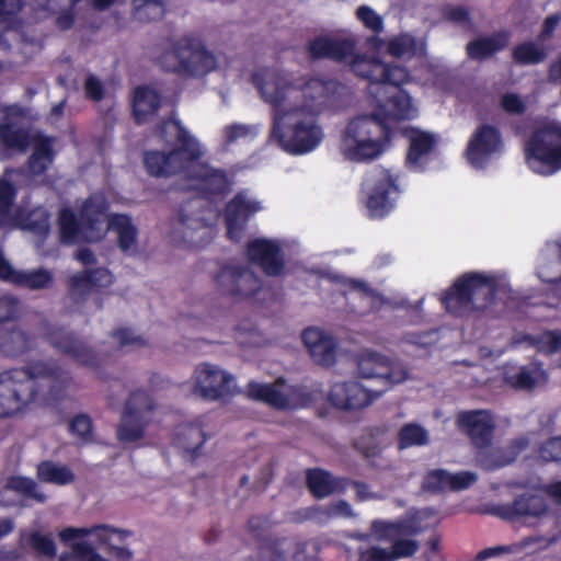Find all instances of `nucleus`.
<instances>
[{"label":"nucleus","mask_w":561,"mask_h":561,"mask_svg":"<svg viewBox=\"0 0 561 561\" xmlns=\"http://www.w3.org/2000/svg\"><path fill=\"white\" fill-rule=\"evenodd\" d=\"M20 316V304L14 297L0 298V322L11 321Z\"/></svg>","instance_id":"052dcab7"},{"label":"nucleus","mask_w":561,"mask_h":561,"mask_svg":"<svg viewBox=\"0 0 561 561\" xmlns=\"http://www.w3.org/2000/svg\"><path fill=\"white\" fill-rule=\"evenodd\" d=\"M365 186L370 191L367 198L369 216L383 217L392 208L399 193L391 174L386 170L376 171L367 176Z\"/></svg>","instance_id":"f3484780"},{"label":"nucleus","mask_w":561,"mask_h":561,"mask_svg":"<svg viewBox=\"0 0 561 561\" xmlns=\"http://www.w3.org/2000/svg\"><path fill=\"white\" fill-rule=\"evenodd\" d=\"M203 205L204 202L196 198L185 204L179 213L175 234L192 248L204 247L211 237V228L202 211Z\"/></svg>","instance_id":"4468645a"},{"label":"nucleus","mask_w":561,"mask_h":561,"mask_svg":"<svg viewBox=\"0 0 561 561\" xmlns=\"http://www.w3.org/2000/svg\"><path fill=\"white\" fill-rule=\"evenodd\" d=\"M504 380L515 389L531 390L547 381L546 371L538 365H506Z\"/></svg>","instance_id":"7c9ffc66"},{"label":"nucleus","mask_w":561,"mask_h":561,"mask_svg":"<svg viewBox=\"0 0 561 561\" xmlns=\"http://www.w3.org/2000/svg\"><path fill=\"white\" fill-rule=\"evenodd\" d=\"M261 202L251 197L248 192H241L227 205L226 224L229 239L240 240L247 221L251 216L262 210Z\"/></svg>","instance_id":"4be33fe9"},{"label":"nucleus","mask_w":561,"mask_h":561,"mask_svg":"<svg viewBox=\"0 0 561 561\" xmlns=\"http://www.w3.org/2000/svg\"><path fill=\"white\" fill-rule=\"evenodd\" d=\"M215 285L220 294L243 299L261 288V280L248 268L227 266L216 275Z\"/></svg>","instance_id":"6ab92c4d"},{"label":"nucleus","mask_w":561,"mask_h":561,"mask_svg":"<svg viewBox=\"0 0 561 561\" xmlns=\"http://www.w3.org/2000/svg\"><path fill=\"white\" fill-rule=\"evenodd\" d=\"M371 42L378 44L389 56L396 59L409 60L426 55V42L410 33L396 34L386 39L373 37Z\"/></svg>","instance_id":"a878e982"},{"label":"nucleus","mask_w":561,"mask_h":561,"mask_svg":"<svg viewBox=\"0 0 561 561\" xmlns=\"http://www.w3.org/2000/svg\"><path fill=\"white\" fill-rule=\"evenodd\" d=\"M546 512L547 503L545 499L535 493H524L512 503L499 508L500 516L510 520L520 517H539Z\"/></svg>","instance_id":"c85d7f7f"},{"label":"nucleus","mask_w":561,"mask_h":561,"mask_svg":"<svg viewBox=\"0 0 561 561\" xmlns=\"http://www.w3.org/2000/svg\"><path fill=\"white\" fill-rule=\"evenodd\" d=\"M539 352L552 354L561 351V330L548 331L538 335L535 340Z\"/></svg>","instance_id":"6e6d98bb"},{"label":"nucleus","mask_w":561,"mask_h":561,"mask_svg":"<svg viewBox=\"0 0 561 561\" xmlns=\"http://www.w3.org/2000/svg\"><path fill=\"white\" fill-rule=\"evenodd\" d=\"M113 341L121 348H136L145 345L141 336L134 334L128 329H119L112 334Z\"/></svg>","instance_id":"4d7b16f0"},{"label":"nucleus","mask_w":561,"mask_h":561,"mask_svg":"<svg viewBox=\"0 0 561 561\" xmlns=\"http://www.w3.org/2000/svg\"><path fill=\"white\" fill-rule=\"evenodd\" d=\"M23 7V0H0V25L11 26Z\"/></svg>","instance_id":"5fc2aeb1"},{"label":"nucleus","mask_w":561,"mask_h":561,"mask_svg":"<svg viewBox=\"0 0 561 561\" xmlns=\"http://www.w3.org/2000/svg\"><path fill=\"white\" fill-rule=\"evenodd\" d=\"M422 530L423 528L416 524V518L401 523L375 520L371 524V536L377 540H389L393 542L392 548L388 550L391 561L413 556L419 549V543L413 539H405L404 537L416 535Z\"/></svg>","instance_id":"ddd939ff"},{"label":"nucleus","mask_w":561,"mask_h":561,"mask_svg":"<svg viewBox=\"0 0 561 561\" xmlns=\"http://www.w3.org/2000/svg\"><path fill=\"white\" fill-rule=\"evenodd\" d=\"M302 341L313 360L322 366H331L336 357V341L318 328H309L302 333Z\"/></svg>","instance_id":"bb28decb"},{"label":"nucleus","mask_w":561,"mask_h":561,"mask_svg":"<svg viewBox=\"0 0 561 561\" xmlns=\"http://www.w3.org/2000/svg\"><path fill=\"white\" fill-rule=\"evenodd\" d=\"M508 290L510 286L503 277L469 273L454 284L443 302L449 312L462 316L486 309L496 296L505 295Z\"/></svg>","instance_id":"6e6552de"},{"label":"nucleus","mask_w":561,"mask_h":561,"mask_svg":"<svg viewBox=\"0 0 561 561\" xmlns=\"http://www.w3.org/2000/svg\"><path fill=\"white\" fill-rule=\"evenodd\" d=\"M247 253L249 260L270 276L279 275L284 268V257L276 241L257 238L248 244Z\"/></svg>","instance_id":"393cba45"},{"label":"nucleus","mask_w":561,"mask_h":561,"mask_svg":"<svg viewBox=\"0 0 561 561\" xmlns=\"http://www.w3.org/2000/svg\"><path fill=\"white\" fill-rule=\"evenodd\" d=\"M0 113L4 118L0 125L1 141L7 147L20 151H25L30 145H33L34 152L28 160V169L32 174H42L53 162V139L42 135L31 136L27 130L18 127L15 119L24 114L19 105H0Z\"/></svg>","instance_id":"1a4fd4ad"},{"label":"nucleus","mask_w":561,"mask_h":561,"mask_svg":"<svg viewBox=\"0 0 561 561\" xmlns=\"http://www.w3.org/2000/svg\"><path fill=\"white\" fill-rule=\"evenodd\" d=\"M554 252L550 249L542 251L538 259L537 275L538 277L549 284H556L561 277V263L554 257Z\"/></svg>","instance_id":"c03bdc74"},{"label":"nucleus","mask_w":561,"mask_h":561,"mask_svg":"<svg viewBox=\"0 0 561 561\" xmlns=\"http://www.w3.org/2000/svg\"><path fill=\"white\" fill-rule=\"evenodd\" d=\"M206 440V434L199 424H181L175 432V446L188 458L198 456L199 449Z\"/></svg>","instance_id":"72a5a7b5"},{"label":"nucleus","mask_w":561,"mask_h":561,"mask_svg":"<svg viewBox=\"0 0 561 561\" xmlns=\"http://www.w3.org/2000/svg\"><path fill=\"white\" fill-rule=\"evenodd\" d=\"M355 41L351 36H319L309 43L308 50L313 58H331L347 61L352 70L369 81V94L378 96L386 92L387 84L401 85L410 80L407 68L386 64L376 57L355 56Z\"/></svg>","instance_id":"20e7f679"},{"label":"nucleus","mask_w":561,"mask_h":561,"mask_svg":"<svg viewBox=\"0 0 561 561\" xmlns=\"http://www.w3.org/2000/svg\"><path fill=\"white\" fill-rule=\"evenodd\" d=\"M38 478L44 482L55 484H67L73 481L72 471L61 465L54 463L51 461H44L37 467Z\"/></svg>","instance_id":"37998d69"},{"label":"nucleus","mask_w":561,"mask_h":561,"mask_svg":"<svg viewBox=\"0 0 561 561\" xmlns=\"http://www.w3.org/2000/svg\"><path fill=\"white\" fill-rule=\"evenodd\" d=\"M383 435H385L383 430L370 428L356 442V444H355L356 448L366 458H374L381 450V447L383 444V440H382Z\"/></svg>","instance_id":"de8ad7c7"},{"label":"nucleus","mask_w":561,"mask_h":561,"mask_svg":"<svg viewBox=\"0 0 561 561\" xmlns=\"http://www.w3.org/2000/svg\"><path fill=\"white\" fill-rule=\"evenodd\" d=\"M34 345L35 339L20 328L0 334V352L8 357L20 356L31 351Z\"/></svg>","instance_id":"c9c22d12"},{"label":"nucleus","mask_w":561,"mask_h":561,"mask_svg":"<svg viewBox=\"0 0 561 561\" xmlns=\"http://www.w3.org/2000/svg\"><path fill=\"white\" fill-rule=\"evenodd\" d=\"M516 454L513 449H493L489 455L481 456L480 462L485 469H495L511 463Z\"/></svg>","instance_id":"603ef678"},{"label":"nucleus","mask_w":561,"mask_h":561,"mask_svg":"<svg viewBox=\"0 0 561 561\" xmlns=\"http://www.w3.org/2000/svg\"><path fill=\"white\" fill-rule=\"evenodd\" d=\"M502 150L503 141L499 130L490 125H482L471 136L466 154L473 167L482 168Z\"/></svg>","instance_id":"aec40b11"},{"label":"nucleus","mask_w":561,"mask_h":561,"mask_svg":"<svg viewBox=\"0 0 561 561\" xmlns=\"http://www.w3.org/2000/svg\"><path fill=\"white\" fill-rule=\"evenodd\" d=\"M156 60L163 70L183 78L203 77L218 67L216 55L194 35L169 39Z\"/></svg>","instance_id":"0eeeda50"},{"label":"nucleus","mask_w":561,"mask_h":561,"mask_svg":"<svg viewBox=\"0 0 561 561\" xmlns=\"http://www.w3.org/2000/svg\"><path fill=\"white\" fill-rule=\"evenodd\" d=\"M80 0H38V5L48 12L58 13L57 24L60 28L67 30L73 23L72 8Z\"/></svg>","instance_id":"a19ab883"},{"label":"nucleus","mask_w":561,"mask_h":561,"mask_svg":"<svg viewBox=\"0 0 561 561\" xmlns=\"http://www.w3.org/2000/svg\"><path fill=\"white\" fill-rule=\"evenodd\" d=\"M404 135L410 142L407 163L411 169L420 170L422 169L424 158L435 146L436 137L431 133L414 127L405 128Z\"/></svg>","instance_id":"473e14b6"},{"label":"nucleus","mask_w":561,"mask_h":561,"mask_svg":"<svg viewBox=\"0 0 561 561\" xmlns=\"http://www.w3.org/2000/svg\"><path fill=\"white\" fill-rule=\"evenodd\" d=\"M93 286L88 271L75 274L70 279L69 295L76 302L84 300Z\"/></svg>","instance_id":"09e8293b"},{"label":"nucleus","mask_w":561,"mask_h":561,"mask_svg":"<svg viewBox=\"0 0 561 561\" xmlns=\"http://www.w3.org/2000/svg\"><path fill=\"white\" fill-rule=\"evenodd\" d=\"M528 167L538 174L550 175L561 169V123L547 122L537 128L525 147Z\"/></svg>","instance_id":"9d476101"},{"label":"nucleus","mask_w":561,"mask_h":561,"mask_svg":"<svg viewBox=\"0 0 561 561\" xmlns=\"http://www.w3.org/2000/svg\"><path fill=\"white\" fill-rule=\"evenodd\" d=\"M378 394L357 381L335 382L329 393L330 402L341 410H358L369 405Z\"/></svg>","instance_id":"b1692460"},{"label":"nucleus","mask_w":561,"mask_h":561,"mask_svg":"<svg viewBox=\"0 0 561 561\" xmlns=\"http://www.w3.org/2000/svg\"><path fill=\"white\" fill-rule=\"evenodd\" d=\"M71 553L61 556L59 561H107L87 542H73Z\"/></svg>","instance_id":"8fccbe9b"},{"label":"nucleus","mask_w":561,"mask_h":561,"mask_svg":"<svg viewBox=\"0 0 561 561\" xmlns=\"http://www.w3.org/2000/svg\"><path fill=\"white\" fill-rule=\"evenodd\" d=\"M160 105L156 90L149 87H138L134 93L133 110L138 123H145L153 116Z\"/></svg>","instance_id":"e433bc0d"},{"label":"nucleus","mask_w":561,"mask_h":561,"mask_svg":"<svg viewBox=\"0 0 561 561\" xmlns=\"http://www.w3.org/2000/svg\"><path fill=\"white\" fill-rule=\"evenodd\" d=\"M543 543L547 546L546 539L541 536H529L524 539H522L518 542L506 545V546H499L500 554L501 553H519L524 550H528L534 545H540Z\"/></svg>","instance_id":"bf43d9fd"},{"label":"nucleus","mask_w":561,"mask_h":561,"mask_svg":"<svg viewBox=\"0 0 561 561\" xmlns=\"http://www.w3.org/2000/svg\"><path fill=\"white\" fill-rule=\"evenodd\" d=\"M7 485L10 490L28 495L38 502L45 501V495L37 492L36 484L32 479L24 477H12L9 479Z\"/></svg>","instance_id":"864d4df0"},{"label":"nucleus","mask_w":561,"mask_h":561,"mask_svg":"<svg viewBox=\"0 0 561 561\" xmlns=\"http://www.w3.org/2000/svg\"><path fill=\"white\" fill-rule=\"evenodd\" d=\"M260 124H245L233 122L221 130L222 145L228 148L232 145H243L254 140L261 133Z\"/></svg>","instance_id":"58836bf2"},{"label":"nucleus","mask_w":561,"mask_h":561,"mask_svg":"<svg viewBox=\"0 0 561 561\" xmlns=\"http://www.w3.org/2000/svg\"><path fill=\"white\" fill-rule=\"evenodd\" d=\"M154 407V401L149 393L144 390L134 391L125 404V411L117 430L118 439L124 443L140 439L145 427L151 421Z\"/></svg>","instance_id":"f8f14e48"},{"label":"nucleus","mask_w":561,"mask_h":561,"mask_svg":"<svg viewBox=\"0 0 561 561\" xmlns=\"http://www.w3.org/2000/svg\"><path fill=\"white\" fill-rule=\"evenodd\" d=\"M357 373L362 378L382 379L389 385L401 383L409 378V370L402 363L369 350L357 356Z\"/></svg>","instance_id":"dca6fc26"},{"label":"nucleus","mask_w":561,"mask_h":561,"mask_svg":"<svg viewBox=\"0 0 561 561\" xmlns=\"http://www.w3.org/2000/svg\"><path fill=\"white\" fill-rule=\"evenodd\" d=\"M449 490L451 491L465 490L478 480V476L471 471H462L458 473L449 472Z\"/></svg>","instance_id":"0e129e2a"},{"label":"nucleus","mask_w":561,"mask_h":561,"mask_svg":"<svg viewBox=\"0 0 561 561\" xmlns=\"http://www.w3.org/2000/svg\"><path fill=\"white\" fill-rule=\"evenodd\" d=\"M409 76L410 80L408 82L415 81L423 85H430L436 83L437 70L433 65L422 64L413 75L409 72Z\"/></svg>","instance_id":"680f3d73"},{"label":"nucleus","mask_w":561,"mask_h":561,"mask_svg":"<svg viewBox=\"0 0 561 561\" xmlns=\"http://www.w3.org/2000/svg\"><path fill=\"white\" fill-rule=\"evenodd\" d=\"M162 135L175 137L178 147L169 153L149 151L145 154L148 172L154 176L181 174L187 181V190H196L207 194L225 192L229 182L225 172L215 170L201 162L204 147L178 119H170L162 125Z\"/></svg>","instance_id":"f03ea898"},{"label":"nucleus","mask_w":561,"mask_h":561,"mask_svg":"<svg viewBox=\"0 0 561 561\" xmlns=\"http://www.w3.org/2000/svg\"><path fill=\"white\" fill-rule=\"evenodd\" d=\"M357 18L367 26L368 28L380 32L382 30L383 23L382 19L369 7L362 5L357 9Z\"/></svg>","instance_id":"e2e57ef3"},{"label":"nucleus","mask_w":561,"mask_h":561,"mask_svg":"<svg viewBox=\"0 0 561 561\" xmlns=\"http://www.w3.org/2000/svg\"><path fill=\"white\" fill-rule=\"evenodd\" d=\"M307 482L312 494L319 499L334 492H342L347 488V481L335 479L329 472L313 469L307 473Z\"/></svg>","instance_id":"f704fd0d"},{"label":"nucleus","mask_w":561,"mask_h":561,"mask_svg":"<svg viewBox=\"0 0 561 561\" xmlns=\"http://www.w3.org/2000/svg\"><path fill=\"white\" fill-rule=\"evenodd\" d=\"M91 420L87 415H78L70 423V431L83 439L91 434Z\"/></svg>","instance_id":"774afa93"},{"label":"nucleus","mask_w":561,"mask_h":561,"mask_svg":"<svg viewBox=\"0 0 561 561\" xmlns=\"http://www.w3.org/2000/svg\"><path fill=\"white\" fill-rule=\"evenodd\" d=\"M511 41V33L500 31L490 35L479 36L469 42L466 51L473 60H484L507 47Z\"/></svg>","instance_id":"2f4dec72"},{"label":"nucleus","mask_w":561,"mask_h":561,"mask_svg":"<svg viewBox=\"0 0 561 561\" xmlns=\"http://www.w3.org/2000/svg\"><path fill=\"white\" fill-rule=\"evenodd\" d=\"M107 203L102 194L92 195L82 206L80 220L65 208L59 215L60 238L62 242L75 243L81 240L94 242L101 240L107 230L117 234L118 245L125 253L137 250V229L129 217L114 215L107 217Z\"/></svg>","instance_id":"7ed1b4c3"},{"label":"nucleus","mask_w":561,"mask_h":561,"mask_svg":"<svg viewBox=\"0 0 561 561\" xmlns=\"http://www.w3.org/2000/svg\"><path fill=\"white\" fill-rule=\"evenodd\" d=\"M253 84L271 107V134L287 152L313 151L323 140L319 116L329 107L336 92L334 80L320 76L259 69Z\"/></svg>","instance_id":"f257e3e1"},{"label":"nucleus","mask_w":561,"mask_h":561,"mask_svg":"<svg viewBox=\"0 0 561 561\" xmlns=\"http://www.w3.org/2000/svg\"><path fill=\"white\" fill-rule=\"evenodd\" d=\"M547 57V50L541 43L524 42L517 45L513 50V58L522 65H535L543 61Z\"/></svg>","instance_id":"79ce46f5"},{"label":"nucleus","mask_w":561,"mask_h":561,"mask_svg":"<svg viewBox=\"0 0 561 561\" xmlns=\"http://www.w3.org/2000/svg\"><path fill=\"white\" fill-rule=\"evenodd\" d=\"M449 472L442 469L430 471L423 481V490L428 492H443L449 490Z\"/></svg>","instance_id":"3c124183"},{"label":"nucleus","mask_w":561,"mask_h":561,"mask_svg":"<svg viewBox=\"0 0 561 561\" xmlns=\"http://www.w3.org/2000/svg\"><path fill=\"white\" fill-rule=\"evenodd\" d=\"M457 425L470 437L476 447L483 449L491 444L495 424L489 411L460 412L457 416Z\"/></svg>","instance_id":"412c9836"},{"label":"nucleus","mask_w":561,"mask_h":561,"mask_svg":"<svg viewBox=\"0 0 561 561\" xmlns=\"http://www.w3.org/2000/svg\"><path fill=\"white\" fill-rule=\"evenodd\" d=\"M135 20L148 23L160 20L164 15V0H134Z\"/></svg>","instance_id":"49530a36"},{"label":"nucleus","mask_w":561,"mask_h":561,"mask_svg":"<svg viewBox=\"0 0 561 561\" xmlns=\"http://www.w3.org/2000/svg\"><path fill=\"white\" fill-rule=\"evenodd\" d=\"M18 222L12 228H21L46 237L49 232V215L43 207L33 209L26 217L19 213L16 215Z\"/></svg>","instance_id":"ea45409f"},{"label":"nucleus","mask_w":561,"mask_h":561,"mask_svg":"<svg viewBox=\"0 0 561 561\" xmlns=\"http://www.w3.org/2000/svg\"><path fill=\"white\" fill-rule=\"evenodd\" d=\"M247 394L251 399L280 410L296 409L307 403L301 388L287 385L283 380L275 383L251 381L247 387Z\"/></svg>","instance_id":"2eb2a0df"},{"label":"nucleus","mask_w":561,"mask_h":561,"mask_svg":"<svg viewBox=\"0 0 561 561\" xmlns=\"http://www.w3.org/2000/svg\"><path fill=\"white\" fill-rule=\"evenodd\" d=\"M131 533L125 529L115 528L108 525L100 524L91 527H67L59 533V537L64 542L84 537H95L101 545H112L113 539L123 541Z\"/></svg>","instance_id":"c756f323"},{"label":"nucleus","mask_w":561,"mask_h":561,"mask_svg":"<svg viewBox=\"0 0 561 561\" xmlns=\"http://www.w3.org/2000/svg\"><path fill=\"white\" fill-rule=\"evenodd\" d=\"M345 285H347L352 290L360 294L363 298L367 299L368 305L371 308L377 307L381 301L379 295L365 282L358 279H347Z\"/></svg>","instance_id":"13d9d810"},{"label":"nucleus","mask_w":561,"mask_h":561,"mask_svg":"<svg viewBox=\"0 0 561 561\" xmlns=\"http://www.w3.org/2000/svg\"><path fill=\"white\" fill-rule=\"evenodd\" d=\"M30 542L36 551L44 556H54L56 552V547L50 536L34 533L30 538Z\"/></svg>","instance_id":"338daca9"},{"label":"nucleus","mask_w":561,"mask_h":561,"mask_svg":"<svg viewBox=\"0 0 561 561\" xmlns=\"http://www.w3.org/2000/svg\"><path fill=\"white\" fill-rule=\"evenodd\" d=\"M389 140V127L380 117L358 115L341 133L339 150L348 161H371L386 151Z\"/></svg>","instance_id":"423d86ee"},{"label":"nucleus","mask_w":561,"mask_h":561,"mask_svg":"<svg viewBox=\"0 0 561 561\" xmlns=\"http://www.w3.org/2000/svg\"><path fill=\"white\" fill-rule=\"evenodd\" d=\"M428 442V432L417 423L405 424L398 434V445L400 449L413 446H424Z\"/></svg>","instance_id":"a18cd8bd"},{"label":"nucleus","mask_w":561,"mask_h":561,"mask_svg":"<svg viewBox=\"0 0 561 561\" xmlns=\"http://www.w3.org/2000/svg\"><path fill=\"white\" fill-rule=\"evenodd\" d=\"M10 171L5 172V175L0 179V227L12 228L18 222L16 215L19 210L13 208V202L15 198V187L8 180Z\"/></svg>","instance_id":"4c0bfd02"},{"label":"nucleus","mask_w":561,"mask_h":561,"mask_svg":"<svg viewBox=\"0 0 561 561\" xmlns=\"http://www.w3.org/2000/svg\"><path fill=\"white\" fill-rule=\"evenodd\" d=\"M0 278L33 290L45 289L50 287L53 284V274L50 271L45 268L34 271H15L9 262L4 260L1 252Z\"/></svg>","instance_id":"cd10ccee"},{"label":"nucleus","mask_w":561,"mask_h":561,"mask_svg":"<svg viewBox=\"0 0 561 561\" xmlns=\"http://www.w3.org/2000/svg\"><path fill=\"white\" fill-rule=\"evenodd\" d=\"M539 456L543 461L561 460V437L551 438L542 444Z\"/></svg>","instance_id":"69168bd1"},{"label":"nucleus","mask_w":561,"mask_h":561,"mask_svg":"<svg viewBox=\"0 0 561 561\" xmlns=\"http://www.w3.org/2000/svg\"><path fill=\"white\" fill-rule=\"evenodd\" d=\"M39 334L57 351L71 357L79 364L85 366L96 364V355L85 343L78 340L62 328L44 323L41 325Z\"/></svg>","instance_id":"a211bd4d"},{"label":"nucleus","mask_w":561,"mask_h":561,"mask_svg":"<svg viewBox=\"0 0 561 561\" xmlns=\"http://www.w3.org/2000/svg\"><path fill=\"white\" fill-rule=\"evenodd\" d=\"M376 99L380 110L376 116L380 117L388 126L389 121L411 119L416 116L417 110L412 103L411 96L403 90H397L390 94L387 85L386 92H380Z\"/></svg>","instance_id":"5701e85b"},{"label":"nucleus","mask_w":561,"mask_h":561,"mask_svg":"<svg viewBox=\"0 0 561 561\" xmlns=\"http://www.w3.org/2000/svg\"><path fill=\"white\" fill-rule=\"evenodd\" d=\"M58 377L59 369L43 362L0 371V417L23 411L36 400L41 381H46L51 387Z\"/></svg>","instance_id":"39448f33"},{"label":"nucleus","mask_w":561,"mask_h":561,"mask_svg":"<svg viewBox=\"0 0 561 561\" xmlns=\"http://www.w3.org/2000/svg\"><path fill=\"white\" fill-rule=\"evenodd\" d=\"M191 386L192 392L206 401H219L237 392L234 376L211 363H201L194 368Z\"/></svg>","instance_id":"9b49d317"}]
</instances>
